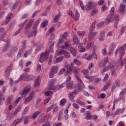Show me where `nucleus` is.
Wrapping results in <instances>:
<instances>
[{
	"mask_svg": "<svg viewBox=\"0 0 126 126\" xmlns=\"http://www.w3.org/2000/svg\"><path fill=\"white\" fill-rule=\"evenodd\" d=\"M75 67H74L73 64L71 63V66L67 68V70L63 68H62L59 72V75H62L63 72H65L64 75L65 76H66L68 73H70L72 69H74Z\"/></svg>",
	"mask_w": 126,
	"mask_h": 126,
	"instance_id": "nucleus-1",
	"label": "nucleus"
},
{
	"mask_svg": "<svg viewBox=\"0 0 126 126\" xmlns=\"http://www.w3.org/2000/svg\"><path fill=\"white\" fill-rule=\"evenodd\" d=\"M115 14V7H113L110 10V15H109L105 20V24L106 25L109 24L111 21H112V19H113V15Z\"/></svg>",
	"mask_w": 126,
	"mask_h": 126,
	"instance_id": "nucleus-2",
	"label": "nucleus"
},
{
	"mask_svg": "<svg viewBox=\"0 0 126 126\" xmlns=\"http://www.w3.org/2000/svg\"><path fill=\"white\" fill-rule=\"evenodd\" d=\"M75 76L77 80H78V81L79 90L81 91V90H83L84 89V87H85V86L84 85V84H83V82H82L81 79H80V77H79L80 75H78V74L76 75Z\"/></svg>",
	"mask_w": 126,
	"mask_h": 126,
	"instance_id": "nucleus-3",
	"label": "nucleus"
},
{
	"mask_svg": "<svg viewBox=\"0 0 126 126\" xmlns=\"http://www.w3.org/2000/svg\"><path fill=\"white\" fill-rule=\"evenodd\" d=\"M125 48L124 47L119 48L115 52V56H118L119 55L120 59L123 58V56L125 55Z\"/></svg>",
	"mask_w": 126,
	"mask_h": 126,
	"instance_id": "nucleus-4",
	"label": "nucleus"
},
{
	"mask_svg": "<svg viewBox=\"0 0 126 126\" xmlns=\"http://www.w3.org/2000/svg\"><path fill=\"white\" fill-rule=\"evenodd\" d=\"M30 89H31V87H30V85L27 86L22 90L21 95L23 96H23L25 97V96H26V94L29 93V92L30 91Z\"/></svg>",
	"mask_w": 126,
	"mask_h": 126,
	"instance_id": "nucleus-5",
	"label": "nucleus"
},
{
	"mask_svg": "<svg viewBox=\"0 0 126 126\" xmlns=\"http://www.w3.org/2000/svg\"><path fill=\"white\" fill-rule=\"evenodd\" d=\"M94 8V2L89 1L87 2V4L85 6V10H91Z\"/></svg>",
	"mask_w": 126,
	"mask_h": 126,
	"instance_id": "nucleus-6",
	"label": "nucleus"
},
{
	"mask_svg": "<svg viewBox=\"0 0 126 126\" xmlns=\"http://www.w3.org/2000/svg\"><path fill=\"white\" fill-rule=\"evenodd\" d=\"M33 96H34V93H32L29 96L25 99L24 100V104L25 105H27L28 104H29L31 101L32 100V99L33 98Z\"/></svg>",
	"mask_w": 126,
	"mask_h": 126,
	"instance_id": "nucleus-7",
	"label": "nucleus"
},
{
	"mask_svg": "<svg viewBox=\"0 0 126 126\" xmlns=\"http://www.w3.org/2000/svg\"><path fill=\"white\" fill-rule=\"evenodd\" d=\"M9 45H10V39H7L6 43L3 47L2 52L5 53L8 51V48H9Z\"/></svg>",
	"mask_w": 126,
	"mask_h": 126,
	"instance_id": "nucleus-8",
	"label": "nucleus"
},
{
	"mask_svg": "<svg viewBox=\"0 0 126 126\" xmlns=\"http://www.w3.org/2000/svg\"><path fill=\"white\" fill-rule=\"evenodd\" d=\"M13 16V14L12 13L9 14L6 17V19L2 22V25H6V24H8L10 19H11V17Z\"/></svg>",
	"mask_w": 126,
	"mask_h": 126,
	"instance_id": "nucleus-9",
	"label": "nucleus"
},
{
	"mask_svg": "<svg viewBox=\"0 0 126 126\" xmlns=\"http://www.w3.org/2000/svg\"><path fill=\"white\" fill-rule=\"evenodd\" d=\"M125 9H126V4H124V3H121L120 4L119 10H118V12L119 13H122V15H124Z\"/></svg>",
	"mask_w": 126,
	"mask_h": 126,
	"instance_id": "nucleus-10",
	"label": "nucleus"
},
{
	"mask_svg": "<svg viewBox=\"0 0 126 126\" xmlns=\"http://www.w3.org/2000/svg\"><path fill=\"white\" fill-rule=\"evenodd\" d=\"M97 32H90L88 38L90 41H92L96 37Z\"/></svg>",
	"mask_w": 126,
	"mask_h": 126,
	"instance_id": "nucleus-11",
	"label": "nucleus"
},
{
	"mask_svg": "<svg viewBox=\"0 0 126 126\" xmlns=\"http://www.w3.org/2000/svg\"><path fill=\"white\" fill-rule=\"evenodd\" d=\"M57 82V80L56 79H54L52 80V81H51L49 87L48 88V90H51V91H54L56 90V88L54 87V85L55 83Z\"/></svg>",
	"mask_w": 126,
	"mask_h": 126,
	"instance_id": "nucleus-12",
	"label": "nucleus"
},
{
	"mask_svg": "<svg viewBox=\"0 0 126 126\" xmlns=\"http://www.w3.org/2000/svg\"><path fill=\"white\" fill-rule=\"evenodd\" d=\"M71 17L73 18L74 20H75V21H77L78 20H79V12H78V10H76L75 13V16L72 15V13L71 14Z\"/></svg>",
	"mask_w": 126,
	"mask_h": 126,
	"instance_id": "nucleus-13",
	"label": "nucleus"
},
{
	"mask_svg": "<svg viewBox=\"0 0 126 126\" xmlns=\"http://www.w3.org/2000/svg\"><path fill=\"white\" fill-rule=\"evenodd\" d=\"M111 75L116 76L117 73H116V66L115 65H111Z\"/></svg>",
	"mask_w": 126,
	"mask_h": 126,
	"instance_id": "nucleus-14",
	"label": "nucleus"
},
{
	"mask_svg": "<svg viewBox=\"0 0 126 126\" xmlns=\"http://www.w3.org/2000/svg\"><path fill=\"white\" fill-rule=\"evenodd\" d=\"M13 99V95L9 96L5 102V104L8 105L9 104H11V101H12Z\"/></svg>",
	"mask_w": 126,
	"mask_h": 126,
	"instance_id": "nucleus-15",
	"label": "nucleus"
},
{
	"mask_svg": "<svg viewBox=\"0 0 126 126\" xmlns=\"http://www.w3.org/2000/svg\"><path fill=\"white\" fill-rule=\"evenodd\" d=\"M108 62H109V60L108 59H105L104 61H101L99 63V67H102V66H104L108 63Z\"/></svg>",
	"mask_w": 126,
	"mask_h": 126,
	"instance_id": "nucleus-16",
	"label": "nucleus"
},
{
	"mask_svg": "<svg viewBox=\"0 0 126 126\" xmlns=\"http://www.w3.org/2000/svg\"><path fill=\"white\" fill-rule=\"evenodd\" d=\"M38 32L36 30L32 32H30L27 36V37L29 38H32L33 37V35L34 34V37H36V35H37V33Z\"/></svg>",
	"mask_w": 126,
	"mask_h": 126,
	"instance_id": "nucleus-17",
	"label": "nucleus"
},
{
	"mask_svg": "<svg viewBox=\"0 0 126 126\" xmlns=\"http://www.w3.org/2000/svg\"><path fill=\"white\" fill-rule=\"evenodd\" d=\"M70 52L73 57H76L77 56V50L74 49V48L73 47L70 49Z\"/></svg>",
	"mask_w": 126,
	"mask_h": 126,
	"instance_id": "nucleus-18",
	"label": "nucleus"
},
{
	"mask_svg": "<svg viewBox=\"0 0 126 126\" xmlns=\"http://www.w3.org/2000/svg\"><path fill=\"white\" fill-rule=\"evenodd\" d=\"M45 120H46V117L44 116L43 115H41L39 116L38 118V121L39 124H42V123H44L45 122Z\"/></svg>",
	"mask_w": 126,
	"mask_h": 126,
	"instance_id": "nucleus-19",
	"label": "nucleus"
},
{
	"mask_svg": "<svg viewBox=\"0 0 126 126\" xmlns=\"http://www.w3.org/2000/svg\"><path fill=\"white\" fill-rule=\"evenodd\" d=\"M22 122V119H16L14 122H13L12 124V126H16V125H18V124H20V123H21Z\"/></svg>",
	"mask_w": 126,
	"mask_h": 126,
	"instance_id": "nucleus-20",
	"label": "nucleus"
},
{
	"mask_svg": "<svg viewBox=\"0 0 126 126\" xmlns=\"http://www.w3.org/2000/svg\"><path fill=\"white\" fill-rule=\"evenodd\" d=\"M99 39L101 42L104 41L105 39V32H100Z\"/></svg>",
	"mask_w": 126,
	"mask_h": 126,
	"instance_id": "nucleus-21",
	"label": "nucleus"
},
{
	"mask_svg": "<svg viewBox=\"0 0 126 126\" xmlns=\"http://www.w3.org/2000/svg\"><path fill=\"white\" fill-rule=\"evenodd\" d=\"M64 45L66 48H67L69 50L72 49V45L70 44L69 41H66L64 42Z\"/></svg>",
	"mask_w": 126,
	"mask_h": 126,
	"instance_id": "nucleus-22",
	"label": "nucleus"
},
{
	"mask_svg": "<svg viewBox=\"0 0 126 126\" xmlns=\"http://www.w3.org/2000/svg\"><path fill=\"white\" fill-rule=\"evenodd\" d=\"M124 112H125V108H123L122 109H118L115 113V115H120V114H123V113H124Z\"/></svg>",
	"mask_w": 126,
	"mask_h": 126,
	"instance_id": "nucleus-23",
	"label": "nucleus"
},
{
	"mask_svg": "<svg viewBox=\"0 0 126 126\" xmlns=\"http://www.w3.org/2000/svg\"><path fill=\"white\" fill-rule=\"evenodd\" d=\"M120 86V84H119V83L118 82H115L111 89V92H114V91H115V89H116L117 88V87H119Z\"/></svg>",
	"mask_w": 126,
	"mask_h": 126,
	"instance_id": "nucleus-24",
	"label": "nucleus"
},
{
	"mask_svg": "<svg viewBox=\"0 0 126 126\" xmlns=\"http://www.w3.org/2000/svg\"><path fill=\"white\" fill-rule=\"evenodd\" d=\"M49 53V52L47 51L46 52L42 53L40 55V57H43L44 59H48V58H49V55H50Z\"/></svg>",
	"mask_w": 126,
	"mask_h": 126,
	"instance_id": "nucleus-25",
	"label": "nucleus"
},
{
	"mask_svg": "<svg viewBox=\"0 0 126 126\" xmlns=\"http://www.w3.org/2000/svg\"><path fill=\"white\" fill-rule=\"evenodd\" d=\"M34 21L32 20H31L29 21V23L28 25H27L25 30H27V29H29V28H31L32 27V24H33Z\"/></svg>",
	"mask_w": 126,
	"mask_h": 126,
	"instance_id": "nucleus-26",
	"label": "nucleus"
},
{
	"mask_svg": "<svg viewBox=\"0 0 126 126\" xmlns=\"http://www.w3.org/2000/svg\"><path fill=\"white\" fill-rule=\"evenodd\" d=\"M83 45V43H81L79 44V46H78L79 52H85V48L82 47Z\"/></svg>",
	"mask_w": 126,
	"mask_h": 126,
	"instance_id": "nucleus-27",
	"label": "nucleus"
},
{
	"mask_svg": "<svg viewBox=\"0 0 126 126\" xmlns=\"http://www.w3.org/2000/svg\"><path fill=\"white\" fill-rule=\"evenodd\" d=\"M112 65H114L112 64H110V65L109 66L105 67L104 68L103 71H102V74L104 73V72H106V71H108V70H109L110 68L111 69V67H112Z\"/></svg>",
	"mask_w": 126,
	"mask_h": 126,
	"instance_id": "nucleus-28",
	"label": "nucleus"
},
{
	"mask_svg": "<svg viewBox=\"0 0 126 126\" xmlns=\"http://www.w3.org/2000/svg\"><path fill=\"white\" fill-rule=\"evenodd\" d=\"M51 70L55 73H58V72L59 71V66H54L51 68Z\"/></svg>",
	"mask_w": 126,
	"mask_h": 126,
	"instance_id": "nucleus-29",
	"label": "nucleus"
},
{
	"mask_svg": "<svg viewBox=\"0 0 126 126\" xmlns=\"http://www.w3.org/2000/svg\"><path fill=\"white\" fill-rule=\"evenodd\" d=\"M96 23L94 22L90 27V32H93L95 30V25Z\"/></svg>",
	"mask_w": 126,
	"mask_h": 126,
	"instance_id": "nucleus-30",
	"label": "nucleus"
},
{
	"mask_svg": "<svg viewBox=\"0 0 126 126\" xmlns=\"http://www.w3.org/2000/svg\"><path fill=\"white\" fill-rule=\"evenodd\" d=\"M110 85H111V83H110V82L106 83V84L103 87V88L101 89V90L102 91H106V90H107V89H108V88L109 87V86H110Z\"/></svg>",
	"mask_w": 126,
	"mask_h": 126,
	"instance_id": "nucleus-31",
	"label": "nucleus"
},
{
	"mask_svg": "<svg viewBox=\"0 0 126 126\" xmlns=\"http://www.w3.org/2000/svg\"><path fill=\"white\" fill-rule=\"evenodd\" d=\"M73 42H74L75 44H78V45H80V44H81L79 43L77 36L75 35L73 36Z\"/></svg>",
	"mask_w": 126,
	"mask_h": 126,
	"instance_id": "nucleus-32",
	"label": "nucleus"
},
{
	"mask_svg": "<svg viewBox=\"0 0 126 126\" xmlns=\"http://www.w3.org/2000/svg\"><path fill=\"white\" fill-rule=\"evenodd\" d=\"M72 85H73V83L71 81L67 82L66 83V87L68 89H69V88H71L72 87Z\"/></svg>",
	"mask_w": 126,
	"mask_h": 126,
	"instance_id": "nucleus-33",
	"label": "nucleus"
},
{
	"mask_svg": "<svg viewBox=\"0 0 126 126\" xmlns=\"http://www.w3.org/2000/svg\"><path fill=\"white\" fill-rule=\"evenodd\" d=\"M93 46H94V42H92L90 43H89L87 46V50H91L92 49Z\"/></svg>",
	"mask_w": 126,
	"mask_h": 126,
	"instance_id": "nucleus-34",
	"label": "nucleus"
},
{
	"mask_svg": "<svg viewBox=\"0 0 126 126\" xmlns=\"http://www.w3.org/2000/svg\"><path fill=\"white\" fill-rule=\"evenodd\" d=\"M2 102H4V97H3V94L0 92V105H1Z\"/></svg>",
	"mask_w": 126,
	"mask_h": 126,
	"instance_id": "nucleus-35",
	"label": "nucleus"
},
{
	"mask_svg": "<svg viewBox=\"0 0 126 126\" xmlns=\"http://www.w3.org/2000/svg\"><path fill=\"white\" fill-rule=\"evenodd\" d=\"M98 10L97 9L94 8V10H93L91 12V15L92 16H94L96 13H98Z\"/></svg>",
	"mask_w": 126,
	"mask_h": 126,
	"instance_id": "nucleus-36",
	"label": "nucleus"
},
{
	"mask_svg": "<svg viewBox=\"0 0 126 126\" xmlns=\"http://www.w3.org/2000/svg\"><path fill=\"white\" fill-rule=\"evenodd\" d=\"M48 20H44V21L42 22L41 24V27H43V28L46 27L47 26V24H48Z\"/></svg>",
	"mask_w": 126,
	"mask_h": 126,
	"instance_id": "nucleus-37",
	"label": "nucleus"
},
{
	"mask_svg": "<svg viewBox=\"0 0 126 126\" xmlns=\"http://www.w3.org/2000/svg\"><path fill=\"white\" fill-rule=\"evenodd\" d=\"M86 78H87V79H88L90 81H93V79H94V76H89V75H86L85 76Z\"/></svg>",
	"mask_w": 126,
	"mask_h": 126,
	"instance_id": "nucleus-38",
	"label": "nucleus"
},
{
	"mask_svg": "<svg viewBox=\"0 0 126 126\" xmlns=\"http://www.w3.org/2000/svg\"><path fill=\"white\" fill-rule=\"evenodd\" d=\"M48 91L46 92L45 93L46 96H52V95H53V91H50L51 90L48 89Z\"/></svg>",
	"mask_w": 126,
	"mask_h": 126,
	"instance_id": "nucleus-39",
	"label": "nucleus"
},
{
	"mask_svg": "<svg viewBox=\"0 0 126 126\" xmlns=\"http://www.w3.org/2000/svg\"><path fill=\"white\" fill-rule=\"evenodd\" d=\"M66 103V99L65 98H63L60 102V106H63L64 104Z\"/></svg>",
	"mask_w": 126,
	"mask_h": 126,
	"instance_id": "nucleus-40",
	"label": "nucleus"
},
{
	"mask_svg": "<svg viewBox=\"0 0 126 126\" xmlns=\"http://www.w3.org/2000/svg\"><path fill=\"white\" fill-rule=\"evenodd\" d=\"M64 56L66 59H69V58H70V53H69V52H67L66 51H65Z\"/></svg>",
	"mask_w": 126,
	"mask_h": 126,
	"instance_id": "nucleus-41",
	"label": "nucleus"
},
{
	"mask_svg": "<svg viewBox=\"0 0 126 126\" xmlns=\"http://www.w3.org/2000/svg\"><path fill=\"white\" fill-rule=\"evenodd\" d=\"M40 114V112L36 111L33 113L32 116V119H36L38 115Z\"/></svg>",
	"mask_w": 126,
	"mask_h": 126,
	"instance_id": "nucleus-42",
	"label": "nucleus"
},
{
	"mask_svg": "<svg viewBox=\"0 0 126 126\" xmlns=\"http://www.w3.org/2000/svg\"><path fill=\"white\" fill-rule=\"evenodd\" d=\"M64 53H65V51L64 50H61L60 51H58L57 52L58 56H63V55H64Z\"/></svg>",
	"mask_w": 126,
	"mask_h": 126,
	"instance_id": "nucleus-43",
	"label": "nucleus"
},
{
	"mask_svg": "<svg viewBox=\"0 0 126 126\" xmlns=\"http://www.w3.org/2000/svg\"><path fill=\"white\" fill-rule=\"evenodd\" d=\"M77 34H78V35L79 36V37H83V36H84V34H85V32L78 31L77 32Z\"/></svg>",
	"mask_w": 126,
	"mask_h": 126,
	"instance_id": "nucleus-44",
	"label": "nucleus"
},
{
	"mask_svg": "<svg viewBox=\"0 0 126 126\" xmlns=\"http://www.w3.org/2000/svg\"><path fill=\"white\" fill-rule=\"evenodd\" d=\"M66 85V84L65 83H63L62 85H61L57 87V90H60V89H62V88H63L64 86H65Z\"/></svg>",
	"mask_w": 126,
	"mask_h": 126,
	"instance_id": "nucleus-45",
	"label": "nucleus"
},
{
	"mask_svg": "<svg viewBox=\"0 0 126 126\" xmlns=\"http://www.w3.org/2000/svg\"><path fill=\"white\" fill-rule=\"evenodd\" d=\"M74 63L76 65H80L81 64V62L76 59L74 60Z\"/></svg>",
	"mask_w": 126,
	"mask_h": 126,
	"instance_id": "nucleus-46",
	"label": "nucleus"
},
{
	"mask_svg": "<svg viewBox=\"0 0 126 126\" xmlns=\"http://www.w3.org/2000/svg\"><path fill=\"white\" fill-rule=\"evenodd\" d=\"M55 72H54V71H52V70H50V72L49 73V77L50 78H53L54 76H55Z\"/></svg>",
	"mask_w": 126,
	"mask_h": 126,
	"instance_id": "nucleus-47",
	"label": "nucleus"
},
{
	"mask_svg": "<svg viewBox=\"0 0 126 126\" xmlns=\"http://www.w3.org/2000/svg\"><path fill=\"white\" fill-rule=\"evenodd\" d=\"M63 56H61L60 57H59L58 58L56 59V62L57 63H61V62H62V60H63Z\"/></svg>",
	"mask_w": 126,
	"mask_h": 126,
	"instance_id": "nucleus-48",
	"label": "nucleus"
},
{
	"mask_svg": "<svg viewBox=\"0 0 126 126\" xmlns=\"http://www.w3.org/2000/svg\"><path fill=\"white\" fill-rule=\"evenodd\" d=\"M54 48V44L52 43V44L50 45L49 48L48 50H47L49 53H52L53 52V49Z\"/></svg>",
	"mask_w": 126,
	"mask_h": 126,
	"instance_id": "nucleus-49",
	"label": "nucleus"
},
{
	"mask_svg": "<svg viewBox=\"0 0 126 126\" xmlns=\"http://www.w3.org/2000/svg\"><path fill=\"white\" fill-rule=\"evenodd\" d=\"M42 49H44V45H41L37 47L36 48V51L37 52H39V51H41Z\"/></svg>",
	"mask_w": 126,
	"mask_h": 126,
	"instance_id": "nucleus-50",
	"label": "nucleus"
},
{
	"mask_svg": "<svg viewBox=\"0 0 126 126\" xmlns=\"http://www.w3.org/2000/svg\"><path fill=\"white\" fill-rule=\"evenodd\" d=\"M17 51H18L17 47H14L11 49V52H12V53H13L14 54V53H16Z\"/></svg>",
	"mask_w": 126,
	"mask_h": 126,
	"instance_id": "nucleus-51",
	"label": "nucleus"
},
{
	"mask_svg": "<svg viewBox=\"0 0 126 126\" xmlns=\"http://www.w3.org/2000/svg\"><path fill=\"white\" fill-rule=\"evenodd\" d=\"M55 30V27L54 26H52L51 28L48 30V35H50Z\"/></svg>",
	"mask_w": 126,
	"mask_h": 126,
	"instance_id": "nucleus-52",
	"label": "nucleus"
},
{
	"mask_svg": "<svg viewBox=\"0 0 126 126\" xmlns=\"http://www.w3.org/2000/svg\"><path fill=\"white\" fill-rule=\"evenodd\" d=\"M79 105H80V106H84V104H85V102L84 101H81L80 100H77L76 101Z\"/></svg>",
	"mask_w": 126,
	"mask_h": 126,
	"instance_id": "nucleus-53",
	"label": "nucleus"
},
{
	"mask_svg": "<svg viewBox=\"0 0 126 126\" xmlns=\"http://www.w3.org/2000/svg\"><path fill=\"white\" fill-rule=\"evenodd\" d=\"M22 99V96L18 97L14 101V104H18V102Z\"/></svg>",
	"mask_w": 126,
	"mask_h": 126,
	"instance_id": "nucleus-54",
	"label": "nucleus"
},
{
	"mask_svg": "<svg viewBox=\"0 0 126 126\" xmlns=\"http://www.w3.org/2000/svg\"><path fill=\"white\" fill-rule=\"evenodd\" d=\"M28 110H29V107L28 106H27L25 108V110H24L23 113H22L23 116H24V115L26 114V113H27V112H28Z\"/></svg>",
	"mask_w": 126,
	"mask_h": 126,
	"instance_id": "nucleus-55",
	"label": "nucleus"
},
{
	"mask_svg": "<svg viewBox=\"0 0 126 126\" xmlns=\"http://www.w3.org/2000/svg\"><path fill=\"white\" fill-rule=\"evenodd\" d=\"M80 3V5L81 7V8L83 10H85V6H84V5H83V2L81 1H80L79 2Z\"/></svg>",
	"mask_w": 126,
	"mask_h": 126,
	"instance_id": "nucleus-56",
	"label": "nucleus"
},
{
	"mask_svg": "<svg viewBox=\"0 0 126 126\" xmlns=\"http://www.w3.org/2000/svg\"><path fill=\"white\" fill-rule=\"evenodd\" d=\"M69 98L70 100V101H73V100H74V96H73V94H69Z\"/></svg>",
	"mask_w": 126,
	"mask_h": 126,
	"instance_id": "nucleus-57",
	"label": "nucleus"
},
{
	"mask_svg": "<svg viewBox=\"0 0 126 126\" xmlns=\"http://www.w3.org/2000/svg\"><path fill=\"white\" fill-rule=\"evenodd\" d=\"M24 80H25L26 81H31V80H32V79L29 76L26 75Z\"/></svg>",
	"mask_w": 126,
	"mask_h": 126,
	"instance_id": "nucleus-58",
	"label": "nucleus"
},
{
	"mask_svg": "<svg viewBox=\"0 0 126 126\" xmlns=\"http://www.w3.org/2000/svg\"><path fill=\"white\" fill-rule=\"evenodd\" d=\"M105 24L104 23V22H100L99 24H98L97 25V28H100V27H103V26Z\"/></svg>",
	"mask_w": 126,
	"mask_h": 126,
	"instance_id": "nucleus-59",
	"label": "nucleus"
},
{
	"mask_svg": "<svg viewBox=\"0 0 126 126\" xmlns=\"http://www.w3.org/2000/svg\"><path fill=\"white\" fill-rule=\"evenodd\" d=\"M91 117H92V115H91V114L87 113V116L86 117V119L90 120Z\"/></svg>",
	"mask_w": 126,
	"mask_h": 126,
	"instance_id": "nucleus-60",
	"label": "nucleus"
},
{
	"mask_svg": "<svg viewBox=\"0 0 126 126\" xmlns=\"http://www.w3.org/2000/svg\"><path fill=\"white\" fill-rule=\"evenodd\" d=\"M10 71H11V70H6L5 71L6 76H8L10 75Z\"/></svg>",
	"mask_w": 126,
	"mask_h": 126,
	"instance_id": "nucleus-61",
	"label": "nucleus"
},
{
	"mask_svg": "<svg viewBox=\"0 0 126 126\" xmlns=\"http://www.w3.org/2000/svg\"><path fill=\"white\" fill-rule=\"evenodd\" d=\"M6 55H7V56H8V57H9V58H12V57H13V56H14V53L13 52H12V51L10 52V53H6Z\"/></svg>",
	"mask_w": 126,
	"mask_h": 126,
	"instance_id": "nucleus-62",
	"label": "nucleus"
},
{
	"mask_svg": "<svg viewBox=\"0 0 126 126\" xmlns=\"http://www.w3.org/2000/svg\"><path fill=\"white\" fill-rule=\"evenodd\" d=\"M60 17H61V15H56L54 19V21H58V20L60 19Z\"/></svg>",
	"mask_w": 126,
	"mask_h": 126,
	"instance_id": "nucleus-63",
	"label": "nucleus"
},
{
	"mask_svg": "<svg viewBox=\"0 0 126 126\" xmlns=\"http://www.w3.org/2000/svg\"><path fill=\"white\" fill-rule=\"evenodd\" d=\"M126 94V88L123 89L120 93V95H125Z\"/></svg>",
	"mask_w": 126,
	"mask_h": 126,
	"instance_id": "nucleus-64",
	"label": "nucleus"
}]
</instances>
